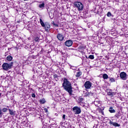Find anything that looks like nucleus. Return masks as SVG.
<instances>
[{
  "label": "nucleus",
  "mask_w": 128,
  "mask_h": 128,
  "mask_svg": "<svg viewBox=\"0 0 128 128\" xmlns=\"http://www.w3.org/2000/svg\"><path fill=\"white\" fill-rule=\"evenodd\" d=\"M32 58V60H36V56H34V55H32L31 56Z\"/></svg>",
  "instance_id": "2f4dec72"
},
{
  "label": "nucleus",
  "mask_w": 128,
  "mask_h": 128,
  "mask_svg": "<svg viewBox=\"0 0 128 128\" xmlns=\"http://www.w3.org/2000/svg\"><path fill=\"white\" fill-rule=\"evenodd\" d=\"M62 86L64 88V90L66 92H68L70 96H72V84L66 78H64V82L62 84Z\"/></svg>",
  "instance_id": "f257e3e1"
},
{
  "label": "nucleus",
  "mask_w": 128,
  "mask_h": 128,
  "mask_svg": "<svg viewBox=\"0 0 128 128\" xmlns=\"http://www.w3.org/2000/svg\"><path fill=\"white\" fill-rule=\"evenodd\" d=\"M54 26L58 27V24H54Z\"/></svg>",
  "instance_id": "e433bc0d"
},
{
  "label": "nucleus",
  "mask_w": 128,
  "mask_h": 128,
  "mask_svg": "<svg viewBox=\"0 0 128 128\" xmlns=\"http://www.w3.org/2000/svg\"><path fill=\"white\" fill-rule=\"evenodd\" d=\"M42 52H44V49L42 48L41 49L40 52V54H42Z\"/></svg>",
  "instance_id": "4c0bfd02"
},
{
  "label": "nucleus",
  "mask_w": 128,
  "mask_h": 128,
  "mask_svg": "<svg viewBox=\"0 0 128 128\" xmlns=\"http://www.w3.org/2000/svg\"><path fill=\"white\" fill-rule=\"evenodd\" d=\"M122 116V114H120V112H118L117 114L114 116L115 118H120V117Z\"/></svg>",
  "instance_id": "aec40b11"
},
{
  "label": "nucleus",
  "mask_w": 128,
  "mask_h": 128,
  "mask_svg": "<svg viewBox=\"0 0 128 128\" xmlns=\"http://www.w3.org/2000/svg\"><path fill=\"white\" fill-rule=\"evenodd\" d=\"M7 60H8V62H12V56L8 55L6 57Z\"/></svg>",
  "instance_id": "412c9836"
},
{
  "label": "nucleus",
  "mask_w": 128,
  "mask_h": 128,
  "mask_svg": "<svg viewBox=\"0 0 128 128\" xmlns=\"http://www.w3.org/2000/svg\"><path fill=\"white\" fill-rule=\"evenodd\" d=\"M32 98H36V94L34 93H33L32 94Z\"/></svg>",
  "instance_id": "c9c22d12"
},
{
  "label": "nucleus",
  "mask_w": 128,
  "mask_h": 128,
  "mask_svg": "<svg viewBox=\"0 0 128 128\" xmlns=\"http://www.w3.org/2000/svg\"><path fill=\"white\" fill-rule=\"evenodd\" d=\"M38 7L40 8H44V3H42V4H39Z\"/></svg>",
  "instance_id": "a878e982"
},
{
  "label": "nucleus",
  "mask_w": 128,
  "mask_h": 128,
  "mask_svg": "<svg viewBox=\"0 0 128 128\" xmlns=\"http://www.w3.org/2000/svg\"><path fill=\"white\" fill-rule=\"evenodd\" d=\"M14 64V62H10V64L4 62L2 65V68L4 70L8 71V70H10L12 68V65Z\"/></svg>",
  "instance_id": "f03ea898"
},
{
  "label": "nucleus",
  "mask_w": 128,
  "mask_h": 128,
  "mask_svg": "<svg viewBox=\"0 0 128 128\" xmlns=\"http://www.w3.org/2000/svg\"><path fill=\"white\" fill-rule=\"evenodd\" d=\"M6 96H8V93L6 94Z\"/></svg>",
  "instance_id": "8fccbe9b"
},
{
  "label": "nucleus",
  "mask_w": 128,
  "mask_h": 128,
  "mask_svg": "<svg viewBox=\"0 0 128 128\" xmlns=\"http://www.w3.org/2000/svg\"><path fill=\"white\" fill-rule=\"evenodd\" d=\"M120 78L122 80H126L128 78V74L126 72H121L120 74Z\"/></svg>",
  "instance_id": "423d86ee"
},
{
  "label": "nucleus",
  "mask_w": 128,
  "mask_h": 128,
  "mask_svg": "<svg viewBox=\"0 0 128 128\" xmlns=\"http://www.w3.org/2000/svg\"><path fill=\"white\" fill-rule=\"evenodd\" d=\"M92 2V0H88V2Z\"/></svg>",
  "instance_id": "79ce46f5"
},
{
  "label": "nucleus",
  "mask_w": 128,
  "mask_h": 128,
  "mask_svg": "<svg viewBox=\"0 0 128 128\" xmlns=\"http://www.w3.org/2000/svg\"><path fill=\"white\" fill-rule=\"evenodd\" d=\"M94 96V92H90L86 93V96Z\"/></svg>",
  "instance_id": "f8f14e48"
},
{
  "label": "nucleus",
  "mask_w": 128,
  "mask_h": 128,
  "mask_svg": "<svg viewBox=\"0 0 128 128\" xmlns=\"http://www.w3.org/2000/svg\"><path fill=\"white\" fill-rule=\"evenodd\" d=\"M3 112H8V109L6 108H3L2 110Z\"/></svg>",
  "instance_id": "c85d7f7f"
},
{
  "label": "nucleus",
  "mask_w": 128,
  "mask_h": 128,
  "mask_svg": "<svg viewBox=\"0 0 128 128\" xmlns=\"http://www.w3.org/2000/svg\"><path fill=\"white\" fill-rule=\"evenodd\" d=\"M102 78L104 80H108V78H108V75L106 74H103Z\"/></svg>",
  "instance_id": "6ab92c4d"
},
{
  "label": "nucleus",
  "mask_w": 128,
  "mask_h": 128,
  "mask_svg": "<svg viewBox=\"0 0 128 128\" xmlns=\"http://www.w3.org/2000/svg\"><path fill=\"white\" fill-rule=\"evenodd\" d=\"M62 120H66V114L62 116Z\"/></svg>",
  "instance_id": "f704fd0d"
},
{
  "label": "nucleus",
  "mask_w": 128,
  "mask_h": 128,
  "mask_svg": "<svg viewBox=\"0 0 128 128\" xmlns=\"http://www.w3.org/2000/svg\"><path fill=\"white\" fill-rule=\"evenodd\" d=\"M82 72L80 71H79L78 72H76V78H80V76H82Z\"/></svg>",
  "instance_id": "2eb2a0df"
},
{
  "label": "nucleus",
  "mask_w": 128,
  "mask_h": 128,
  "mask_svg": "<svg viewBox=\"0 0 128 128\" xmlns=\"http://www.w3.org/2000/svg\"><path fill=\"white\" fill-rule=\"evenodd\" d=\"M106 92H107V96H111V98L114 96L116 94V92H112V89H106Z\"/></svg>",
  "instance_id": "20e7f679"
},
{
  "label": "nucleus",
  "mask_w": 128,
  "mask_h": 128,
  "mask_svg": "<svg viewBox=\"0 0 128 128\" xmlns=\"http://www.w3.org/2000/svg\"><path fill=\"white\" fill-rule=\"evenodd\" d=\"M66 124L68 126V128H70L72 126V125H70V122L66 123Z\"/></svg>",
  "instance_id": "473e14b6"
},
{
  "label": "nucleus",
  "mask_w": 128,
  "mask_h": 128,
  "mask_svg": "<svg viewBox=\"0 0 128 128\" xmlns=\"http://www.w3.org/2000/svg\"><path fill=\"white\" fill-rule=\"evenodd\" d=\"M92 86V83L90 81H86L84 84V86L86 90H90Z\"/></svg>",
  "instance_id": "39448f33"
},
{
  "label": "nucleus",
  "mask_w": 128,
  "mask_h": 128,
  "mask_svg": "<svg viewBox=\"0 0 128 128\" xmlns=\"http://www.w3.org/2000/svg\"><path fill=\"white\" fill-rule=\"evenodd\" d=\"M4 113L2 112V110L0 108V118H2V115Z\"/></svg>",
  "instance_id": "c756f323"
},
{
  "label": "nucleus",
  "mask_w": 128,
  "mask_h": 128,
  "mask_svg": "<svg viewBox=\"0 0 128 128\" xmlns=\"http://www.w3.org/2000/svg\"><path fill=\"white\" fill-rule=\"evenodd\" d=\"M110 82H116V79L113 78H109Z\"/></svg>",
  "instance_id": "b1692460"
},
{
  "label": "nucleus",
  "mask_w": 128,
  "mask_h": 128,
  "mask_svg": "<svg viewBox=\"0 0 128 128\" xmlns=\"http://www.w3.org/2000/svg\"><path fill=\"white\" fill-rule=\"evenodd\" d=\"M88 58H90V60H94V55H90L88 56Z\"/></svg>",
  "instance_id": "bb28decb"
},
{
  "label": "nucleus",
  "mask_w": 128,
  "mask_h": 128,
  "mask_svg": "<svg viewBox=\"0 0 128 128\" xmlns=\"http://www.w3.org/2000/svg\"><path fill=\"white\" fill-rule=\"evenodd\" d=\"M106 16H108V18H110V16H112V13H110V12H108Z\"/></svg>",
  "instance_id": "7c9ffc66"
},
{
  "label": "nucleus",
  "mask_w": 128,
  "mask_h": 128,
  "mask_svg": "<svg viewBox=\"0 0 128 128\" xmlns=\"http://www.w3.org/2000/svg\"><path fill=\"white\" fill-rule=\"evenodd\" d=\"M109 124L110 126H115L116 128L120 126V124L116 123V122H113L111 120L109 122Z\"/></svg>",
  "instance_id": "9d476101"
},
{
  "label": "nucleus",
  "mask_w": 128,
  "mask_h": 128,
  "mask_svg": "<svg viewBox=\"0 0 128 128\" xmlns=\"http://www.w3.org/2000/svg\"><path fill=\"white\" fill-rule=\"evenodd\" d=\"M72 44H73V42H72V40H67L64 42V45L66 46H68V47L72 46Z\"/></svg>",
  "instance_id": "1a4fd4ad"
},
{
  "label": "nucleus",
  "mask_w": 128,
  "mask_h": 128,
  "mask_svg": "<svg viewBox=\"0 0 128 128\" xmlns=\"http://www.w3.org/2000/svg\"><path fill=\"white\" fill-rule=\"evenodd\" d=\"M84 100V98H79L78 99V101L77 102L78 104H82V101Z\"/></svg>",
  "instance_id": "4468645a"
},
{
  "label": "nucleus",
  "mask_w": 128,
  "mask_h": 128,
  "mask_svg": "<svg viewBox=\"0 0 128 128\" xmlns=\"http://www.w3.org/2000/svg\"><path fill=\"white\" fill-rule=\"evenodd\" d=\"M86 58H88V56H86Z\"/></svg>",
  "instance_id": "37998d69"
},
{
  "label": "nucleus",
  "mask_w": 128,
  "mask_h": 128,
  "mask_svg": "<svg viewBox=\"0 0 128 128\" xmlns=\"http://www.w3.org/2000/svg\"><path fill=\"white\" fill-rule=\"evenodd\" d=\"M117 78H120V76H118V75Z\"/></svg>",
  "instance_id": "a18cd8bd"
},
{
  "label": "nucleus",
  "mask_w": 128,
  "mask_h": 128,
  "mask_svg": "<svg viewBox=\"0 0 128 128\" xmlns=\"http://www.w3.org/2000/svg\"><path fill=\"white\" fill-rule=\"evenodd\" d=\"M53 78H54V80H56V82H58V74H54L53 76Z\"/></svg>",
  "instance_id": "5701e85b"
},
{
  "label": "nucleus",
  "mask_w": 128,
  "mask_h": 128,
  "mask_svg": "<svg viewBox=\"0 0 128 128\" xmlns=\"http://www.w3.org/2000/svg\"><path fill=\"white\" fill-rule=\"evenodd\" d=\"M72 110L75 112L76 114H80L82 112L80 108H78V106H74L72 108Z\"/></svg>",
  "instance_id": "0eeeda50"
},
{
  "label": "nucleus",
  "mask_w": 128,
  "mask_h": 128,
  "mask_svg": "<svg viewBox=\"0 0 128 128\" xmlns=\"http://www.w3.org/2000/svg\"><path fill=\"white\" fill-rule=\"evenodd\" d=\"M80 106H84V103L83 104H82L81 103V104H80Z\"/></svg>",
  "instance_id": "58836bf2"
},
{
  "label": "nucleus",
  "mask_w": 128,
  "mask_h": 128,
  "mask_svg": "<svg viewBox=\"0 0 128 128\" xmlns=\"http://www.w3.org/2000/svg\"><path fill=\"white\" fill-rule=\"evenodd\" d=\"M60 124H64V122H61Z\"/></svg>",
  "instance_id": "c03bdc74"
},
{
  "label": "nucleus",
  "mask_w": 128,
  "mask_h": 128,
  "mask_svg": "<svg viewBox=\"0 0 128 128\" xmlns=\"http://www.w3.org/2000/svg\"><path fill=\"white\" fill-rule=\"evenodd\" d=\"M2 96V94L0 92V96Z\"/></svg>",
  "instance_id": "de8ad7c7"
},
{
  "label": "nucleus",
  "mask_w": 128,
  "mask_h": 128,
  "mask_svg": "<svg viewBox=\"0 0 128 128\" xmlns=\"http://www.w3.org/2000/svg\"><path fill=\"white\" fill-rule=\"evenodd\" d=\"M5 122H8V120L6 119V118H4V119Z\"/></svg>",
  "instance_id": "a19ab883"
},
{
  "label": "nucleus",
  "mask_w": 128,
  "mask_h": 128,
  "mask_svg": "<svg viewBox=\"0 0 128 128\" xmlns=\"http://www.w3.org/2000/svg\"><path fill=\"white\" fill-rule=\"evenodd\" d=\"M39 102H40V104H46V99H44V98H43L40 100H39Z\"/></svg>",
  "instance_id": "f3484780"
},
{
  "label": "nucleus",
  "mask_w": 128,
  "mask_h": 128,
  "mask_svg": "<svg viewBox=\"0 0 128 128\" xmlns=\"http://www.w3.org/2000/svg\"><path fill=\"white\" fill-rule=\"evenodd\" d=\"M44 112H48L47 108H44Z\"/></svg>",
  "instance_id": "72a5a7b5"
},
{
  "label": "nucleus",
  "mask_w": 128,
  "mask_h": 128,
  "mask_svg": "<svg viewBox=\"0 0 128 128\" xmlns=\"http://www.w3.org/2000/svg\"><path fill=\"white\" fill-rule=\"evenodd\" d=\"M56 24V23H54V22H52V24H53V26H54V24Z\"/></svg>",
  "instance_id": "ea45409f"
},
{
  "label": "nucleus",
  "mask_w": 128,
  "mask_h": 128,
  "mask_svg": "<svg viewBox=\"0 0 128 128\" xmlns=\"http://www.w3.org/2000/svg\"><path fill=\"white\" fill-rule=\"evenodd\" d=\"M74 6L75 8H78L79 12H81L84 10V4L80 2H74Z\"/></svg>",
  "instance_id": "7ed1b4c3"
},
{
  "label": "nucleus",
  "mask_w": 128,
  "mask_h": 128,
  "mask_svg": "<svg viewBox=\"0 0 128 128\" xmlns=\"http://www.w3.org/2000/svg\"><path fill=\"white\" fill-rule=\"evenodd\" d=\"M78 49L80 50V52H82V50H84V48L83 46H80L78 47Z\"/></svg>",
  "instance_id": "393cba45"
},
{
  "label": "nucleus",
  "mask_w": 128,
  "mask_h": 128,
  "mask_svg": "<svg viewBox=\"0 0 128 128\" xmlns=\"http://www.w3.org/2000/svg\"><path fill=\"white\" fill-rule=\"evenodd\" d=\"M35 42H40V38L38 37H36L34 38Z\"/></svg>",
  "instance_id": "cd10ccee"
},
{
  "label": "nucleus",
  "mask_w": 128,
  "mask_h": 128,
  "mask_svg": "<svg viewBox=\"0 0 128 128\" xmlns=\"http://www.w3.org/2000/svg\"><path fill=\"white\" fill-rule=\"evenodd\" d=\"M40 22L43 28H44L46 24H44V21H42V18L40 19Z\"/></svg>",
  "instance_id": "4be33fe9"
},
{
  "label": "nucleus",
  "mask_w": 128,
  "mask_h": 128,
  "mask_svg": "<svg viewBox=\"0 0 128 128\" xmlns=\"http://www.w3.org/2000/svg\"><path fill=\"white\" fill-rule=\"evenodd\" d=\"M46 32H48L50 28V25L48 23H46L44 26Z\"/></svg>",
  "instance_id": "9b49d317"
},
{
  "label": "nucleus",
  "mask_w": 128,
  "mask_h": 128,
  "mask_svg": "<svg viewBox=\"0 0 128 128\" xmlns=\"http://www.w3.org/2000/svg\"><path fill=\"white\" fill-rule=\"evenodd\" d=\"M98 110L100 114H102V116H104V108L103 109H102V108H100V107H98Z\"/></svg>",
  "instance_id": "ddd939ff"
},
{
  "label": "nucleus",
  "mask_w": 128,
  "mask_h": 128,
  "mask_svg": "<svg viewBox=\"0 0 128 128\" xmlns=\"http://www.w3.org/2000/svg\"><path fill=\"white\" fill-rule=\"evenodd\" d=\"M71 50H76V49H74V48H71Z\"/></svg>",
  "instance_id": "49530a36"
},
{
  "label": "nucleus",
  "mask_w": 128,
  "mask_h": 128,
  "mask_svg": "<svg viewBox=\"0 0 128 128\" xmlns=\"http://www.w3.org/2000/svg\"><path fill=\"white\" fill-rule=\"evenodd\" d=\"M24 1H28V0H24Z\"/></svg>",
  "instance_id": "09e8293b"
},
{
  "label": "nucleus",
  "mask_w": 128,
  "mask_h": 128,
  "mask_svg": "<svg viewBox=\"0 0 128 128\" xmlns=\"http://www.w3.org/2000/svg\"><path fill=\"white\" fill-rule=\"evenodd\" d=\"M56 38L58 40L62 41L64 40V36L60 33H58L56 35Z\"/></svg>",
  "instance_id": "6e6552de"
},
{
  "label": "nucleus",
  "mask_w": 128,
  "mask_h": 128,
  "mask_svg": "<svg viewBox=\"0 0 128 128\" xmlns=\"http://www.w3.org/2000/svg\"><path fill=\"white\" fill-rule=\"evenodd\" d=\"M109 112H110V114H114L116 112V110H114V109L112 107H110L109 108Z\"/></svg>",
  "instance_id": "a211bd4d"
},
{
  "label": "nucleus",
  "mask_w": 128,
  "mask_h": 128,
  "mask_svg": "<svg viewBox=\"0 0 128 128\" xmlns=\"http://www.w3.org/2000/svg\"><path fill=\"white\" fill-rule=\"evenodd\" d=\"M8 110L9 112V114L10 116H14V114H14V110H11L10 108H8Z\"/></svg>",
  "instance_id": "dca6fc26"
},
{
  "label": "nucleus",
  "mask_w": 128,
  "mask_h": 128,
  "mask_svg": "<svg viewBox=\"0 0 128 128\" xmlns=\"http://www.w3.org/2000/svg\"><path fill=\"white\" fill-rule=\"evenodd\" d=\"M7 108H8V106Z\"/></svg>",
  "instance_id": "3c124183"
}]
</instances>
